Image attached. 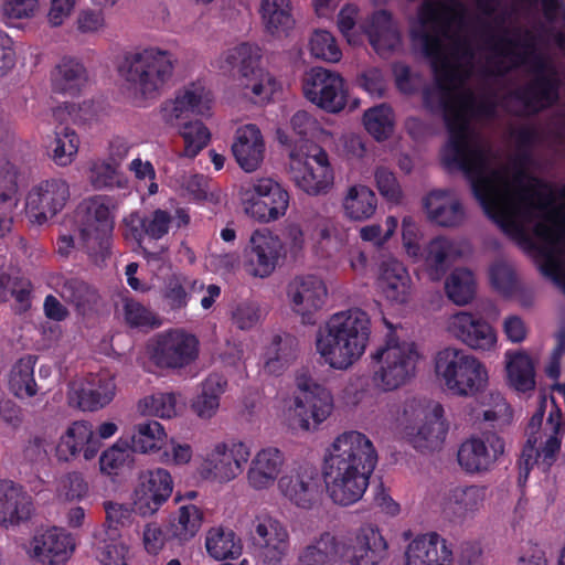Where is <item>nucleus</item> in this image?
<instances>
[{
    "mask_svg": "<svg viewBox=\"0 0 565 565\" xmlns=\"http://www.w3.org/2000/svg\"><path fill=\"white\" fill-rule=\"evenodd\" d=\"M467 8L460 0H424L417 9L419 30L412 32L413 41L420 43L422 52L431 62L437 87L423 89L424 107L431 114L443 113L448 130V141L441 153L449 151L457 136L470 134L469 122L457 108L449 85L457 79L455 70L445 55V41L452 40L457 49L468 46L466 40L455 36V28L461 29Z\"/></svg>",
    "mask_w": 565,
    "mask_h": 565,
    "instance_id": "nucleus-1",
    "label": "nucleus"
},
{
    "mask_svg": "<svg viewBox=\"0 0 565 565\" xmlns=\"http://www.w3.org/2000/svg\"><path fill=\"white\" fill-rule=\"evenodd\" d=\"M454 147L441 153L448 170L461 171L469 181L476 200L484 214L510 238L529 239L523 223L509 207L511 182L509 166L491 168L492 151L489 147L472 143L470 134L457 136Z\"/></svg>",
    "mask_w": 565,
    "mask_h": 565,
    "instance_id": "nucleus-2",
    "label": "nucleus"
},
{
    "mask_svg": "<svg viewBox=\"0 0 565 565\" xmlns=\"http://www.w3.org/2000/svg\"><path fill=\"white\" fill-rule=\"evenodd\" d=\"M377 463L372 441L351 430L338 436L324 456L323 477L330 499L339 505L358 502Z\"/></svg>",
    "mask_w": 565,
    "mask_h": 565,
    "instance_id": "nucleus-3",
    "label": "nucleus"
},
{
    "mask_svg": "<svg viewBox=\"0 0 565 565\" xmlns=\"http://www.w3.org/2000/svg\"><path fill=\"white\" fill-rule=\"evenodd\" d=\"M371 335L369 315L359 308L337 312L316 337V349L324 363L347 370L365 352Z\"/></svg>",
    "mask_w": 565,
    "mask_h": 565,
    "instance_id": "nucleus-4",
    "label": "nucleus"
},
{
    "mask_svg": "<svg viewBox=\"0 0 565 565\" xmlns=\"http://www.w3.org/2000/svg\"><path fill=\"white\" fill-rule=\"evenodd\" d=\"M115 209V198L106 194L92 195L76 209L78 246L95 265L110 257Z\"/></svg>",
    "mask_w": 565,
    "mask_h": 565,
    "instance_id": "nucleus-5",
    "label": "nucleus"
},
{
    "mask_svg": "<svg viewBox=\"0 0 565 565\" xmlns=\"http://www.w3.org/2000/svg\"><path fill=\"white\" fill-rule=\"evenodd\" d=\"M175 63L177 57L170 51L149 46L127 52L118 72L137 94L154 99L171 81Z\"/></svg>",
    "mask_w": 565,
    "mask_h": 565,
    "instance_id": "nucleus-6",
    "label": "nucleus"
},
{
    "mask_svg": "<svg viewBox=\"0 0 565 565\" xmlns=\"http://www.w3.org/2000/svg\"><path fill=\"white\" fill-rule=\"evenodd\" d=\"M375 362L372 382L383 392L406 385L416 374L419 353L414 342L401 341L391 331L383 345L372 353Z\"/></svg>",
    "mask_w": 565,
    "mask_h": 565,
    "instance_id": "nucleus-7",
    "label": "nucleus"
},
{
    "mask_svg": "<svg viewBox=\"0 0 565 565\" xmlns=\"http://www.w3.org/2000/svg\"><path fill=\"white\" fill-rule=\"evenodd\" d=\"M435 372L447 390L457 396H473L488 381L483 364L458 348L448 347L437 353Z\"/></svg>",
    "mask_w": 565,
    "mask_h": 565,
    "instance_id": "nucleus-8",
    "label": "nucleus"
},
{
    "mask_svg": "<svg viewBox=\"0 0 565 565\" xmlns=\"http://www.w3.org/2000/svg\"><path fill=\"white\" fill-rule=\"evenodd\" d=\"M306 150H290V177L296 186L309 195L327 193L333 185V171L328 153L317 143H306Z\"/></svg>",
    "mask_w": 565,
    "mask_h": 565,
    "instance_id": "nucleus-9",
    "label": "nucleus"
},
{
    "mask_svg": "<svg viewBox=\"0 0 565 565\" xmlns=\"http://www.w3.org/2000/svg\"><path fill=\"white\" fill-rule=\"evenodd\" d=\"M289 201V192L273 178L255 179L242 191L244 212L262 223L274 222L285 216Z\"/></svg>",
    "mask_w": 565,
    "mask_h": 565,
    "instance_id": "nucleus-10",
    "label": "nucleus"
},
{
    "mask_svg": "<svg viewBox=\"0 0 565 565\" xmlns=\"http://www.w3.org/2000/svg\"><path fill=\"white\" fill-rule=\"evenodd\" d=\"M152 363L167 370H180L192 364L199 356V339L182 328L158 333L148 345Z\"/></svg>",
    "mask_w": 565,
    "mask_h": 565,
    "instance_id": "nucleus-11",
    "label": "nucleus"
},
{
    "mask_svg": "<svg viewBox=\"0 0 565 565\" xmlns=\"http://www.w3.org/2000/svg\"><path fill=\"white\" fill-rule=\"evenodd\" d=\"M529 162L527 152L518 154L512 160L513 174L510 182L515 186V191L513 195L510 194L509 207L520 221H530L535 211L545 210L548 203V199L536 191L537 188H547V184L527 172Z\"/></svg>",
    "mask_w": 565,
    "mask_h": 565,
    "instance_id": "nucleus-12",
    "label": "nucleus"
},
{
    "mask_svg": "<svg viewBox=\"0 0 565 565\" xmlns=\"http://www.w3.org/2000/svg\"><path fill=\"white\" fill-rule=\"evenodd\" d=\"M297 394L295 396L296 416L301 429H316L332 413L331 393L315 382L306 371L296 375Z\"/></svg>",
    "mask_w": 565,
    "mask_h": 565,
    "instance_id": "nucleus-13",
    "label": "nucleus"
},
{
    "mask_svg": "<svg viewBox=\"0 0 565 565\" xmlns=\"http://www.w3.org/2000/svg\"><path fill=\"white\" fill-rule=\"evenodd\" d=\"M248 547L263 565H281L290 548L288 530L271 516L256 518L249 531Z\"/></svg>",
    "mask_w": 565,
    "mask_h": 565,
    "instance_id": "nucleus-14",
    "label": "nucleus"
},
{
    "mask_svg": "<svg viewBox=\"0 0 565 565\" xmlns=\"http://www.w3.org/2000/svg\"><path fill=\"white\" fill-rule=\"evenodd\" d=\"M532 63L536 76L525 86L514 89L511 97L521 103L531 114H537L558 102L561 82L556 76L555 67L541 55H533Z\"/></svg>",
    "mask_w": 565,
    "mask_h": 565,
    "instance_id": "nucleus-15",
    "label": "nucleus"
},
{
    "mask_svg": "<svg viewBox=\"0 0 565 565\" xmlns=\"http://www.w3.org/2000/svg\"><path fill=\"white\" fill-rule=\"evenodd\" d=\"M340 563L345 565H379L386 556L388 544L380 529L364 523L339 540Z\"/></svg>",
    "mask_w": 565,
    "mask_h": 565,
    "instance_id": "nucleus-16",
    "label": "nucleus"
},
{
    "mask_svg": "<svg viewBox=\"0 0 565 565\" xmlns=\"http://www.w3.org/2000/svg\"><path fill=\"white\" fill-rule=\"evenodd\" d=\"M260 55L258 47L248 43H241L228 50L225 62L237 68L244 78L242 85L250 89L255 96V103L268 100L274 92L276 81L259 66Z\"/></svg>",
    "mask_w": 565,
    "mask_h": 565,
    "instance_id": "nucleus-17",
    "label": "nucleus"
},
{
    "mask_svg": "<svg viewBox=\"0 0 565 565\" xmlns=\"http://www.w3.org/2000/svg\"><path fill=\"white\" fill-rule=\"evenodd\" d=\"M70 196V185L65 180H43L33 185L25 198L26 215L32 223L43 225L63 211Z\"/></svg>",
    "mask_w": 565,
    "mask_h": 565,
    "instance_id": "nucleus-18",
    "label": "nucleus"
},
{
    "mask_svg": "<svg viewBox=\"0 0 565 565\" xmlns=\"http://www.w3.org/2000/svg\"><path fill=\"white\" fill-rule=\"evenodd\" d=\"M305 97L328 113H339L347 105L342 76L323 67H312L303 78Z\"/></svg>",
    "mask_w": 565,
    "mask_h": 565,
    "instance_id": "nucleus-19",
    "label": "nucleus"
},
{
    "mask_svg": "<svg viewBox=\"0 0 565 565\" xmlns=\"http://www.w3.org/2000/svg\"><path fill=\"white\" fill-rule=\"evenodd\" d=\"M116 375L109 369L88 373L71 385L70 404L83 412H96L113 402L116 396Z\"/></svg>",
    "mask_w": 565,
    "mask_h": 565,
    "instance_id": "nucleus-20",
    "label": "nucleus"
},
{
    "mask_svg": "<svg viewBox=\"0 0 565 565\" xmlns=\"http://www.w3.org/2000/svg\"><path fill=\"white\" fill-rule=\"evenodd\" d=\"M249 457L250 449L243 441L218 443L204 458L200 473L207 480L228 482L243 472Z\"/></svg>",
    "mask_w": 565,
    "mask_h": 565,
    "instance_id": "nucleus-21",
    "label": "nucleus"
},
{
    "mask_svg": "<svg viewBox=\"0 0 565 565\" xmlns=\"http://www.w3.org/2000/svg\"><path fill=\"white\" fill-rule=\"evenodd\" d=\"M319 488V470L308 462L298 463L278 479V489L282 497L301 509L313 507Z\"/></svg>",
    "mask_w": 565,
    "mask_h": 565,
    "instance_id": "nucleus-22",
    "label": "nucleus"
},
{
    "mask_svg": "<svg viewBox=\"0 0 565 565\" xmlns=\"http://www.w3.org/2000/svg\"><path fill=\"white\" fill-rule=\"evenodd\" d=\"M281 239L269 230H256L249 239L247 270L254 277H269L285 257Z\"/></svg>",
    "mask_w": 565,
    "mask_h": 565,
    "instance_id": "nucleus-23",
    "label": "nucleus"
},
{
    "mask_svg": "<svg viewBox=\"0 0 565 565\" xmlns=\"http://www.w3.org/2000/svg\"><path fill=\"white\" fill-rule=\"evenodd\" d=\"M173 481L170 472L162 468L141 473L135 489L134 505L142 516L154 514L171 497Z\"/></svg>",
    "mask_w": 565,
    "mask_h": 565,
    "instance_id": "nucleus-24",
    "label": "nucleus"
},
{
    "mask_svg": "<svg viewBox=\"0 0 565 565\" xmlns=\"http://www.w3.org/2000/svg\"><path fill=\"white\" fill-rule=\"evenodd\" d=\"M504 452V440L497 434H484V438L471 437L459 447L457 458L460 467L468 473L490 469L499 456Z\"/></svg>",
    "mask_w": 565,
    "mask_h": 565,
    "instance_id": "nucleus-25",
    "label": "nucleus"
},
{
    "mask_svg": "<svg viewBox=\"0 0 565 565\" xmlns=\"http://www.w3.org/2000/svg\"><path fill=\"white\" fill-rule=\"evenodd\" d=\"M487 487L470 484L455 486L446 490L440 500L443 514L450 521L462 522L473 518L483 507Z\"/></svg>",
    "mask_w": 565,
    "mask_h": 565,
    "instance_id": "nucleus-26",
    "label": "nucleus"
},
{
    "mask_svg": "<svg viewBox=\"0 0 565 565\" xmlns=\"http://www.w3.org/2000/svg\"><path fill=\"white\" fill-rule=\"evenodd\" d=\"M452 334L472 350L489 351L497 343V333L492 326L480 315L460 311L450 322Z\"/></svg>",
    "mask_w": 565,
    "mask_h": 565,
    "instance_id": "nucleus-27",
    "label": "nucleus"
},
{
    "mask_svg": "<svg viewBox=\"0 0 565 565\" xmlns=\"http://www.w3.org/2000/svg\"><path fill=\"white\" fill-rule=\"evenodd\" d=\"M210 111L205 87L191 83L177 92L174 99L166 100L160 108L162 120L171 126L185 118L188 114L205 116Z\"/></svg>",
    "mask_w": 565,
    "mask_h": 565,
    "instance_id": "nucleus-28",
    "label": "nucleus"
},
{
    "mask_svg": "<svg viewBox=\"0 0 565 565\" xmlns=\"http://www.w3.org/2000/svg\"><path fill=\"white\" fill-rule=\"evenodd\" d=\"M288 296L294 310L303 319L320 310L327 300L328 290L324 281L316 275L297 276L288 286Z\"/></svg>",
    "mask_w": 565,
    "mask_h": 565,
    "instance_id": "nucleus-29",
    "label": "nucleus"
},
{
    "mask_svg": "<svg viewBox=\"0 0 565 565\" xmlns=\"http://www.w3.org/2000/svg\"><path fill=\"white\" fill-rule=\"evenodd\" d=\"M285 462V454L279 448L268 446L259 449L247 468L248 486L257 491L271 488L276 481L278 482Z\"/></svg>",
    "mask_w": 565,
    "mask_h": 565,
    "instance_id": "nucleus-30",
    "label": "nucleus"
},
{
    "mask_svg": "<svg viewBox=\"0 0 565 565\" xmlns=\"http://www.w3.org/2000/svg\"><path fill=\"white\" fill-rule=\"evenodd\" d=\"M102 443L94 435L93 425L86 420L74 422L61 437L56 446L60 460L68 461L83 454L85 460H92L100 449Z\"/></svg>",
    "mask_w": 565,
    "mask_h": 565,
    "instance_id": "nucleus-31",
    "label": "nucleus"
},
{
    "mask_svg": "<svg viewBox=\"0 0 565 565\" xmlns=\"http://www.w3.org/2000/svg\"><path fill=\"white\" fill-rule=\"evenodd\" d=\"M74 547L71 534L58 527L36 533L31 542L33 557L43 565H63L70 558Z\"/></svg>",
    "mask_w": 565,
    "mask_h": 565,
    "instance_id": "nucleus-32",
    "label": "nucleus"
},
{
    "mask_svg": "<svg viewBox=\"0 0 565 565\" xmlns=\"http://www.w3.org/2000/svg\"><path fill=\"white\" fill-rule=\"evenodd\" d=\"M32 497L23 486L12 480H0V525H19L33 513Z\"/></svg>",
    "mask_w": 565,
    "mask_h": 565,
    "instance_id": "nucleus-33",
    "label": "nucleus"
},
{
    "mask_svg": "<svg viewBox=\"0 0 565 565\" xmlns=\"http://www.w3.org/2000/svg\"><path fill=\"white\" fill-rule=\"evenodd\" d=\"M451 556L446 540L436 532L418 535L405 552L406 565H450Z\"/></svg>",
    "mask_w": 565,
    "mask_h": 565,
    "instance_id": "nucleus-34",
    "label": "nucleus"
},
{
    "mask_svg": "<svg viewBox=\"0 0 565 565\" xmlns=\"http://www.w3.org/2000/svg\"><path fill=\"white\" fill-rule=\"evenodd\" d=\"M232 152L243 170L255 171L262 163L265 152V143L259 128L252 124L238 128L232 145Z\"/></svg>",
    "mask_w": 565,
    "mask_h": 565,
    "instance_id": "nucleus-35",
    "label": "nucleus"
},
{
    "mask_svg": "<svg viewBox=\"0 0 565 565\" xmlns=\"http://www.w3.org/2000/svg\"><path fill=\"white\" fill-rule=\"evenodd\" d=\"M370 44L380 55L392 53L401 43V34L387 10L375 11L365 25Z\"/></svg>",
    "mask_w": 565,
    "mask_h": 565,
    "instance_id": "nucleus-36",
    "label": "nucleus"
},
{
    "mask_svg": "<svg viewBox=\"0 0 565 565\" xmlns=\"http://www.w3.org/2000/svg\"><path fill=\"white\" fill-rule=\"evenodd\" d=\"M88 81L86 67L77 58L64 56L51 73L55 93L76 96Z\"/></svg>",
    "mask_w": 565,
    "mask_h": 565,
    "instance_id": "nucleus-37",
    "label": "nucleus"
},
{
    "mask_svg": "<svg viewBox=\"0 0 565 565\" xmlns=\"http://www.w3.org/2000/svg\"><path fill=\"white\" fill-rule=\"evenodd\" d=\"M448 195L446 190L430 191L423 205L433 222L444 227H454L463 222L465 210L458 200L448 201Z\"/></svg>",
    "mask_w": 565,
    "mask_h": 565,
    "instance_id": "nucleus-38",
    "label": "nucleus"
},
{
    "mask_svg": "<svg viewBox=\"0 0 565 565\" xmlns=\"http://www.w3.org/2000/svg\"><path fill=\"white\" fill-rule=\"evenodd\" d=\"M227 380L218 373L210 374L202 383L200 393L192 399L193 413L202 418H212L218 407L221 396L225 393Z\"/></svg>",
    "mask_w": 565,
    "mask_h": 565,
    "instance_id": "nucleus-39",
    "label": "nucleus"
},
{
    "mask_svg": "<svg viewBox=\"0 0 565 565\" xmlns=\"http://www.w3.org/2000/svg\"><path fill=\"white\" fill-rule=\"evenodd\" d=\"M339 547V539L323 532L300 551L297 565H337L340 563Z\"/></svg>",
    "mask_w": 565,
    "mask_h": 565,
    "instance_id": "nucleus-40",
    "label": "nucleus"
},
{
    "mask_svg": "<svg viewBox=\"0 0 565 565\" xmlns=\"http://www.w3.org/2000/svg\"><path fill=\"white\" fill-rule=\"evenodd\" d=\"M259 12L265 30L271 35L287 34L296 23L290 0H262Z\"/></svg>",
    "mask_w": 565,
    "mask_h": 565,
    "instance_id": "nucleus-41",
    "label": "nucleus"
},
{
    "mask_svg": "<svg viewBox=\"0 0 565 565\" xmlns=\"http://www.w3.org/2000/svg\"><path fill=\"white\" fill-rule=\"evenodd\" d=\"M203 522V512L194 504L181 505L175 515H171L168 522L170 536L181 547L192 540L200 531Z\"/></svg>",
    "mask_w": 565,
    "mask_h": 565,
    "instance_id": "nucleus-42",
    "label": "nucleus"
},
{
    "mask_svg": "<svg viewBox=\"0 0 565 565\" xmlns=\"http://www.w3.org/2000/svg\"><path fill=\"white\" fill-rule=\"evenodd\" d=\"M57 294L82 315L92 309L98 297L97 291L90 285L77 277H63L58 282Z\"/></svg>",
    "mask_w": 565,
    "mask_h": 565,
    "instance_id": "nucleus-43",
    "label": "nucleus"
},
{
    "mask_svg": "<svg viewBox=\"0 0 565 565\" xmlns=\"http://www.w3.org/2000/svg\"><path fill=\"white\" fill-rule=\"evenodd\" d=\"M205 547L207 554L217 561L236 558L242 554L241 539L232 529L212 527L206 533Z\"/></svg>",
    "mask_w": 565,
    "mask_h": 565,
    "instance_id": "nucleus-44",
    "label": "nucleus"
},
{
    "mask_svg": "<svg viewBox=\"0 0 565 565\" xmlns=\"http://www.w3.org/2000/svg\"><path fill=\"white\" fill-rule=\"evenodd\" d=\"M379 286L386 299L404 303L409 292V276L404 266L397 262L383 267Z\"/></svg>",
    "mask_w": 565,
    "mask_h": 565,
    "instance_id": "nucleus-45",
    "label": "nucleus"
},
{
    "mask_svg": "<svg viewBox=\"0 0 565 565\" xmlns=\"http://www.w3.org/2000/svg\"><path fill=\"white\" fill-rule=\"evenodd\" d=\"M295 358L294 341L290 338L284 339L276 334L263 354L264 372L270 375H280Z\"/></svg>",
    "mask_w": 565,
    "mask_h": 565,
    "instance_id": "nucleus-46",
    "label": "nucleus"
},
{
    "mask_svg": "<svg viewBox=\"0 0 565 565\" xmlns=\"http://www.w3.org/2000/svg\"><path fill=\"white\" fill-rule=\"evenodd\" d=\"M166 439L167 433L162 424L147 419L135 425L129 446L134 452H154L161 449Z\"/></svg>",
    "mask_w": 565,
    "mask_h": 565,
    "instance_id": "nucleus-47",
    "label": "nucleus"
},
{
    "mask_svg": "<svg viewBox=\"0 0 565 565\" xmlns=\"http://www.w3.org/2000/svg\"><path fill=\"white\" fill-rule=\"evenodd\" d=\"M454 253V244L446 237L438 236L429 242L426 247L425 264L430 280L439 281L446 275Z\"/></svg>",
    "mask_w": 565,
    "mask_h": 565,
    "instance_id": "nucleus-48",
    "label": "nucleus"
},
{
    "mask_svg": "<svg viewBox=\"0 0 565 565\" xmlns=\"http://www.w3.org/2000/svg\"><path fill=\"white\" fill-rule=\"evenodd\" d=\"M377 199L375 193L365 185H353L349 189L343 200L347 216L354 221L370 218L376 210Z\"/></svg>",
    "mask_w": 565,
    "mask_h": 565,
    "instance_id": "nucleus-49",
    "label": "nucleus"
},
{
    "mask_svg": "<svg viewBox=\"0 0 565 565\" xmlns=\"http://www.w3.org/2000/svg\"><path fill=\"white\" fill-rule=\"evenodd\" d=\"M38 358L25 355L18 360L10 374L9 385L11 392L19 398L33 397L38 393L34 379V366Z\"/></svg>",
    "mask_w": 565,
    "mask_h": 565,
    "instance_id": "nucleus-50",
    "label": "nucleus"
},
{
    "mask_svg": "<svg viewBox=\"0 0 565 565\" xmlns=\"http://www.w3.org/2000/svg\"><path fill=\"white\" fill-rule=\"evenodd\" d=\"M79 138L70 127L58 126L54 131V139L49 146L52 160L60 167L71 164L78 152Z\"/></svg>",
    "mask_w": 565,
    "mask_h": 565,
    "instance_id": "nucleus-51",
    "label": "nucleus"
},
{
    "mask_svg": "<svg viewBox=\"0 0 565 565\" xmlns=\"http://www.w3.org/2000/svg\"><path fill=\"white\" fill-rule=\"evenodd\" d=\"M507 373L510 384L519 392L532 391L535 387V372L532 359L522 352L510 354Z\"/></svg>",
    "mask_w": 565,
    "mask_h": 565,
    "instance_id": "nucleus-52",
    "label": "nucleus"
},
{
    "mask_svg": "<svg viewBox=\"0 0 565 565\" xmlns=\"http://www.w3.org/2000/svg\"><path fill=\"white\" fill-rule=\"evenodd\" d=\"M395 116L388 104H380L365 110L363 125L377 141L386 140L394 131Z\"/></svg>",
    "mask_w": 565,
    "mask_h": 565,
    "instance_id": "nucleus-53",
    "label": "nucleus"
},
{
    "mask_svg": "<svg viewBox=\"0 0 565 565\" xmlns=\"http://www.w3.org/2000/svg\"><path fill=\"white\" fill-rule=\"evenodd\" d=\"M198 280H191L189 277L183 275H171L163 284L161 290V297L167 307L172 311H179L184 309L190 300V294L188 288L192 287L195 289Z\"/></svg>",
    "mask_w": 565,
    "mask_h": 565,
    "instance_id": "nucleus-54",
    "label": "nucleus"
},
{
    "mask_svg": "<svg viewBox=\"0 0 565 565\" xmlns=\"http://www.w3.org/2000/svg\"><path fill=\"white\" fill-rule=\"evenodd\" d=\"M445 290L454 303L459 306L468 303L476 292L472 271L467 268H456L446 279Z\"/></svg>",
    "mask_w": 565,
    "mask_h": 565,
    "instance_id": "nucleus-55",
    "label": "nucleus"
},
{
    "mask_svg": "<svg viewBox=\"0 0 565 565\" xmlns=\"http://www.w3.org/2000/svg\"><path fill=\"white\" fill-rule=\"evenodd\" d=\"M179 134L184 142L182 156L190 159L195 158L211 140V132L201 120L183 122Z\"/></svg>",
    "mask_w": 565,
    "mask_h": 565,
    "instance_id": "nucleus-56",
    "label": "nucleus"
},
{
    "mask_svg": "<svg viewBox=\"0 0 565 565\" xmlns=\"http://www.w3.org/2000/svg\"><path fill=\"white\" fill-rule=\"evenodd\" d=\"M132 454L129 443L117 441L100 455V471L107 475H118L121 469L131 466L134 462Z\"/></svg>",
    "mask_w": 565,
    "mask_h": 565,
    "instance_id": "nucleus-57",
    "label": "nucleus"
},
{
    "mask_svg": "<svg viewBox=\"0 0 565 565\" xmlns=\"http://www.w3.org/2000/svg\"><path fill=\"white\" fill-rule=\"evenodd\" d=\"M124 318L130 328L149 330L160 327L159 317L147 306L132 299L124 300Z\"/></svg>",
    "mask_w": 565,
    "mask_h": 565,
    "instance_id": "nucleus-58",
    "label": "nucleus"
},
{
    "mask_svg": "<svg viewBox=\"0 0 565 565\" xmlns=\"http://www.w3.org/2000/svg\"><path fill=\"white\" fill-rule=\"evenodd\" d=\"M118 166L102 161L94 162L89 170V182L95 190L103 189H124L126 180L119 175Z\"/></svg>",
    "mask_w": 565,
    "mask_h": 565,
    "instance_id": "nucleus-59",
    "label": "nucleus"
},
{
    "mask_svg": "<svg viewBox=\"0 0 565 565\" xmlns=\"http://www.w3.org/2000/svg\"><path fill=\"white\" fill-rule=\"evenodd\" d=\"M310 52L315 57L331 63L339 62L342 57L334 36L326 30L315 31L310 39Z\"/></svg>",
    "mask_w": 565,
    "mask_h": 565,
    "instance_id": "nucleus-60",
    "label": "nucleus"
},
{
    "mask_svg": "<svg viewBox=\"0 0 565 565\" xmlns=\"http://www.w3.org/2000/svg\"><path fill=\"white\" fill-rule=\"evenodd\" d=\"M142 542L146 551L152 555H157L166 546L170 550L178 547L177 542L170 536L168 524L166 527L157 523L147 524L143 529Z\"/></svg>",
    "mask_w": 565,
    "mask_h": 565,
    "instance_id": "nucleus-61",
    "label": "nucleus"
},
{
    "mask_svg": "<svg viewBox=\"0 0 565 565\" xmlns=\"http://www.w3.org/2000/svg\"><path fill=\"white\" fill-rule=\"evenodd\" d=\"M533 234L542 242V244H535L530 236L529 239L513 238L514 241L527 245L531 249L536 250L544 258V248L551 252L555 256V247L558 243V231L545 221L537 222L533 227ZM526 235H529L526 233Z\"/></svg>",
    "mask_w": 565,
    "mask_h": 565,
    "instance_id": "nucleus-62",
    "label": "nucleus"
},
{
    "mask_svg": "<svg viewBox=\"0 0 565 565\" xmlns=\"http://www.w3.org/2000/svg\"><path fill=\"white\" fill-rule=\"evenodd\" d=\"M492 287L504 296L516 291L518 280L514 270L504 263H495L489 270Z\"/></svg>",
    "mask_w": 565,
    "mask_h": 565,
    "instance_id": "nucleus-63",
    "label": "nucleus"
},
{
    "mask_svg": "<svg viewBox=\"0 0 565 565\" xmlns=\"http://www.w3.org/2000/svg\"><path fill=\"white\" fill-rule=\"evenodd\" d=\"M446 434L447 429L444 422L426 418L415 436V447L433 449L444 441Z\"/></svg>",
    "mask_w": 565,
    "mask_h": 565,
    "instance_id": "nucleus-64",
    "label": "nucleus"
}]
</instances>
